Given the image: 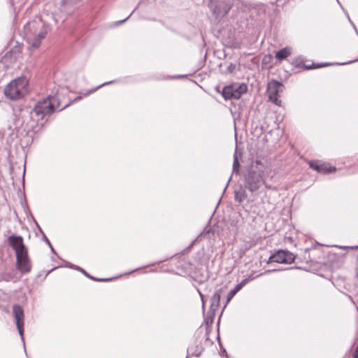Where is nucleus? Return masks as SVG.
<instances>
[{"label": "nucleus", "instance_id": "1", "mask_svg": "<svg viewBox=\"0 0 358 358\" xmlns=\"http://www.w3.org/2000/svg\"><path fill=\"white\" fill-rule=\"evenodd\" d=\"M8 245L15 251L16 256V268L22 273L31 271L32 264L28 255V250L23 242L21 236L11 235L8 238Z\"/></svg>", "mask_w": 358, "mask_h": 358}, {"label": "nucleus", "instance_id": "2", "mask_svg": "<svg viewBox=\"0 0 358 358\" xmlns=\"http://www.w3.org/2000/svg\"><path fill=\"white\" fill-rule=\"evenodd\" d=\"M69 106H60L59 98L56 96H48L41 101H38L30 112V117L33 122H38L43 120L45 115H50L57 109L59 111Z\"/></svg>", "mask_w": 358, "mask_h": 358}, {"label": "nucleus", "instance_id": "3", "mask_svg": "<svg viewBox=\"0 0 358 358\" xmlns=\"http://www.w3.org/2000/svg\"><path fill=\"white\" fill-rule=\"evenodd\" d=\"M262 164L256 161L247 171L245 176V187L250 192L257 191L264 184V171L259 167Z\"/></svg>", "mask_w": 358, "mask_h": 358}, {"label": "nucleus", "instance_id": "4", "mask_svg": "<svg viewBox=\"0 0 358 358\" xmlns=\"http://www.w3.org/2000/svg\"><path fill=\"white\" fill-rule=\"evenodd\" d=\"M28 81L26 78H18L8 83L4 89V94L11 100L19 99L27 92Z\"/></svg>", "mask_w": 358, "mask_h": 358}, {"label": "nucleus", "instance_id": "5", "mask_svg": "<svg viewBox=\"0 0 358 358\" xmlns=\"http://www.w3.org/2000/svg\"><path fill=\"white\" fill-rule=\"evenodd\" d=\"M248 87L245 84L234 83L225 86L222 95L225 100L238 99L241 95L246 92Z\"/></svg>", "mask_w": 358, "mask_h": 358}, {"label": "nucleus", "instance_id": "6", "mask_svg": "<svg viewBox=\"0 0 358 358\" xmlns=\"http://www.w3.org/2000/svg\"><path fill=\"white\" fill-rule=\"evenodd\" d=\"M283 85L275 80H271L267 85V94L269 101L274 103L275 105L280 106L282 104L281 100L278 99V94L282 90Z\"/></svg>", "mask_w": 358, "mask_h": 358}, {"label": "nucleus", "instance_id": "7", "mask_svg": "<svg viewBox=\"0 0 358 358\" xmlns=\"http://www.w3.org/2000/svg\"><path fill=\"white\" fill-rule=\"evenodd\" d=\"M208 6L217 18L227 15L231 8L229 1H217L216 0H210L208 3Z\"/></svg>", "mask_w": 358, "mask_h": 358}, {"label": "nucleus", "instance_id": "8", "mask_svg": "<svg viewBox=\"0 0 358 358\" xmlns=\"http://www.w3.org/2000/svg\"><path fill=\"white\" fill-rule=\"evenodd\" d=\"M295 258V255L289 251L279 250L270 256L268 263L291 264L294 261Z\"/></svg>", "mask_w": 358, "mask_h": 358}, {"label": "nucleus", "instance_id": "9", "mask_svg": "<svg viewBox=\"0 0 358 358\" xmlns=\"http://www.w3.org/2000/svg\"><path fill=\"white\" fill-rule=\"evenodd\" d=\"M13 313L14 317L15 320V323H16L18 333L21 336V339L23 341V343L24 344V336H23L24 319V310L20 305L16 304L13 306ZM24 347L25 348L24 345Z\"/></svg>", "mask_w": 358, "mask_h": 358}, {"label": "nucleus", "instance_id": "10", "mask_svg": "<svg viewBox=\"0 0 358 358\" xmlns=\"http://www.w3.org/2000/svg\"><path fill=\"white\" fill-rule=\"evenodd\" d=\"M308 164L313 170L321 173H329L336 171V168L334 166H331L329 164L322 162L319 160L309 161Z\"/></svg>", "mask_w": 358, "mask_h": 358}, {"label": "nucleus", "instance_id": "11", "mask_svg": "<svg viewBox=\"0 0 358 358\" xmlns=\"http://www.w3.org/2000/svg\"><path fill=\"white\" fill-rule=\"evenodd\" d=\"M47 27L43 24L39 32L34 38H29L27 39V43L30 45L29 48L35 50L40 46L41 41L45 37L47 34Z\"/></svg>", "mask_w": 358, "mask_h": 358}, {"label": "nucleus", "instance_id": "12", "mask_svg": "<svg viewBox=\"0 0 358 358\" xmlns=\"http://www.w3.org/2000/svg\"><path fill=\"white\" fill-rule=\"evenodd\" d=\"M220 291H221V289L216 291L210 298V310H209L210 313V322H213L215 312L220 306Z\"/></svg>", "mask_w": 358, "mask_h": 358}, {"label": "nucleus", "instance_id": "13", "mask_svg": "<svg viewBox=\"0 0 358 358\" xmlns=\"http://www.w3.org/2000/svg\"><path fill=\"white\" fill-rule=\"evenodd\" d=\"M249 278L243 279L240 283L236 285L227 296V303H229L231 299L236 295V294L240 291L242 287L249 282Z\"/></svg>", "mask_w": 358, "mask_h": 358}, {"label": "nucleus", "instance_id": "14", "mask_svg": "<svg viewBox=\"0 0 358 358\" xmlns=\"http://www.w3.org/2000/svg\"><path fill=\"white\" fill-rule=\"evenodd\" d=\"M302 62H303V61L301 58H296L293 61V64L296 66L301 67L302 69H303L305 70L317 69V68H320V67L325 66L327 65V64H313L312 65L309 66V65L302 64Z\"/></svg>", "mask_w": 358, "mask_h": 358}, {"label": "nucleus", "instance_id": "15", "mask_svg": "<svg viewBox=\"0 0 358 358\" xmlns=\"http://www.w3.org/2000/svg\"><path fill=\"white\" fill-rule=\"evenodd\" d=\"M247 198L245 189L243 187H239L234 191V199L236 202L241 203Z\"/></svg>", "mask_w": 358, "mask_h": 358}, {"label": "nucleus", "instance_id": "16", "mask_svg": "<svg viewBox=\"0 0 358 358\" xmlns=\"http://www.w3.org/2000/svg\"><path fill=\"white\" fill-rule=\"evenodd\" d=\"M291 49L288 47L280 49L275 53V58L278 60H282L291 55Z\"/></svg>", "mask_w": 358, "mask_h": 358}, {"label": "nucleus", "instance_id": "17", "mask_svg": "<svg viewBox=\"0 0 358 358\" xmlns=\"http://www.w3.org/2000/svg\"><path fill=\"white\" fill-rule=\"evenodd\" d=\"M61 4L62 6L64 7V10H70L74 7L76 0H62Z\"/></svg>", "mask_w": 358, "mask_h": 358}, {"label": "nucleus", "instance_id": "18", "mask_svg": "<svg viewBox=\"0 0 358 358\" xmlns=\"http://www.w3.org/2000/svg\"><path fill=\"white\" fill-rule=\"evenodd\" d=\"M240 164L236 156V154L234 156V162H233V173H238L239 171Z\"/></svg>", "mask_w": 358, "mask_h": 358}, {"label": "nucleus", "instance_id": "19", "mask_svg": "<svg viewBox=\"0 0 358 358\" xmlns=\"http://www.w3.org/2000/svg\"><path fill=\"white\" fill-rule=\"evenodd\" d=\"M203 350V349L202 347H199V348L196 347V350H194V352H191V355L192 356L198 357L201 355Z\"/></svg>", "mask_w": 358, "mask_h": 358}, {"label": "nucleus", "instance_id": "20", "mask_svg": "<svg viewBox=\"0 0 358 358\" xmlns=\"http://www.w3.org/2000/svg\"><path fill=\"white\" fill-rule=\"evenodd\" d=\"M67 267L69 268H73V269H75V270H77L80 272H84V269L77 265H75V264H70V263H68V264L66 265Z\"/></svg>", "mask_w": 358, "mask_h": 358}, {"label": "nucleus", "instance_id": "21", "mask_svg": "<svg viewBox=\"0 0 358 358\" xmlns=\"http://www.w3.org/2000/svg\"><path fill=\"white\" fill-rule=\"evenodd\" d=\"M114 82H115V81L112 80V81H109V82L104 83H103V84L100 85L99 86H98L96 88H94V89H92V90H90V91L88 92L87 94H90V93H91V92H95L96 89H98V88H99V87H103V86H105V85H109V84L113 83ZM85 95H87V94H85Z\"/></svg>", "mask_w": 358, "mask_h": 358}, {"label": "nucleus", "instance_id": "22", "mask_svg": "<svg viewBox=\"0 0 358 358\" xmlns=\"http://www.w3.org/2000/svg\"><path fill=\"white\" fill-rule=\"evenodd\" d=\"M90 279H92L94 281H97V282H106V281H108L110 279L108 278H95V277H93L91 275V278H89Z\"/></svg>", "mask_w": 358, "mask_h": 358}, {"label": "nucleus", "instance_id": "23", "mask_svg": "<svg viewBox=\"0 0 358 358\" xmlns=\"http://www.w3.org/2000/svg\"><path fill=\"white\" fill-rule=\"evenodd\" d=\"M133 13H134V11H132L131 13H130V15H129L125 19L115 22V24L117 26L122 24L123 22H124L131 16V15Z\"/></svg>", "mask_w": 358, "mask_h": 358}, {"label": "nucleus", "instance_id": "24", "mask_svg": "<svg viewBox=\"0 0 358 358\" xmlns=\"http://www.w3.org/2000/svg\"><path fill=\"white\" fill-rule=\"evenodd\" d=\"M355 272V276L358 278V253H357V259H356Z\"/></svg>", "mask_w": 358, "mask_h": 358}, {"label": "nucleus", "instance_id": "25", "mask_svg": "<svg viewBox=\"0 0 358 358\" xmlns=\"http://www.w3.org/2000/svg\"><path fill=\"white\" fill-rule=\"evenodd\" d=\"M210 310H209L207 316L205 317V322H206V325L212 323L210 322Z\"/></svg>", "mask_w": 358, "mask_h": 358}, {"label": "nucleus", "instance_id": "26", "mask_svg": "<svg viewBox=\"0 0 358 358\" xmlns=\"http://www.w3.org/2000/svg\"><path fill=\"white\" fill-rule=\"evenodd\" d=\"M31 217H32V219H33L34 222H35V224H36V227H37V228H38V231H40V233L43 235V233H44V232L43 231V230L41 229V228L40 227V226L38 225V224L36 222V220L34 219V217H33V215H31Z\"/></svg>", "mask_w": 358, "mask_h": 358}, {"label": "nucleus", "instance_id": "27", "mask_svg": "<svg viewBox=\"0 0 358 358\" xmlns=\"http://www.w3.org/2000/svg\"><path fill=\"white\" fill-rule=\"evenodd\" d=\"M43 239L48 244V245H50V241H49V239L47 238L44 233H43Z\"/></svg>", "mask_w": 358, "mask_h": 358}, {"label": "nucleus", "instance_id": "28", "mask_svg": "<svg viewBox=\"0 0 358 358\" xmlns=\"http://www.w3.org/2000/svg\"><path fill=\"white\" fill-rule=\"evenodd\" d=\"M347 17H348V20L350 21V24L353 26V27H354L355 30L356 31H357V29H356V27H355V24H353V22L351 21V20H350V17H349L348 14H347Z\"/></svg>", "mask_w": 358, "mask_h": 358}, {"label": "nucleus", "instance_id": "29", "mask_svg": "<svg viewBox=\"0 0 358 358\" xmlns=\"http://www.w3.org/2000/svg\"><path fill=\"white\" fill-rule=\"evenodd\" d=\"M196 241V239H194V241H192L191 244L186 248V250H187L190 249L192 247V245L195 243Z\"/></svg>", "mask_w": 358, "mask_h": 358}, {"label": "nucleus", "instance_id": "30", "mask_svg": "<svg viewBox=\"0 0 358 358\" xmlns=\"http://www.w3.org/2000/svg\"><path fill=\"white\" fill-rule=\"evenodd\" d=\"M197 292L199 294V296L201 298V300L203 301V294L201 293V292L200 291L199 289L197 288Z\"/></svg>", "mask_w": 358, "mask_h": 358}, {"label": "nucleus", "instance_id": "31", "mask_svg": "<svg viewBox=\"0 0 358 358\" xmlns=\"http://www.w3.org/2000/svg\"><path fill=\"white\" fill-rule=\"evenodd\" d=\"M197 292L199 294V296L201 298V300L203 301V294L201 293V292L200 291L199 289L197 288Z\"/></svg>", "mask_w": 358, "mask_h": 358}, {"label": "nucleus", "instance_id": "32", "mask_svg": "<svg viewBox=\"0 0 358 358\" xmlns=\"http://www.w3.org/2000/svg\"><path fill=\"white\" fill-rule=\"evenodd\" d=\"M48 246L50 247L51 252H52V253H54V254H56V252H55V250H54V248H53V247H52V244L50 243V245H48Z\"/></svg>", "mask_w": 358, "mask_h": 358}, {"label": "nucleus", "instance_id": "33", "mask_svg": "<svg viewBox=\"0 0 358 358\" xmlns=\"http://www.w3.org/2000/svg\"><path fill=\"white\" fill-rule=\"evenodd\" d=\"M48 246L50 247L51 252H52V253H54V254H56V252H55V250H54V248H53V247H52V244L50 243V245H48Z\"/></svg>", "mask_w": 358, "mask_h": 358}, {"label": "nucleus", "instance_id": "34", "mask_svg": "<svg viewBox=\"0 0 358 358\" xmlns=\"http://www.w3.org/2000/svg\"><path fill=\"white\" fill-rule=\"evenodd\" d=\"M82 273H83L88 278H91V275L88 273H87L85 270H84V272H82Z\"/></svg>", "mask_w": 358, "mask_h": 358}, {"label": "nucleus", "instance_id": "35", "mask_svg": "<svg viewBox=\"0 0 358 358\" xmlns=\"http://www.w3.org/2000/svg\"><path fill=\"white\" fill-rule=\"evenodd\" d=\"M270 57H267V56H265L264 58H263V64H265L266 63V59H269Z\"/></svg>", "mask_w": 358, "mask_h": 358}, {"label": "nucleus", "instance_id": "36", "mask_svg": "<svg viewBox=\"0 0 358 358\" xmlns=\"http://www.w3.org/2000/svg\"><path fill=\"white\" fill-rule=\"evenodd\" d=\"M276 270L275 269H273V270H267L264 272L265 274L266 273H271L273 271H275Z\"/></svg>", "mask_w": 358, "mask_h": 358}, {"label": "nucleus", "instance_id": "37", "mask_svg": "<svg viewBox=\"0 0 358 358\" xmlns=\"http://www.w3.org/2000/svg\"><path fill=\"white\" fill-rule=\"evenodd\" d=\"M202 303V308L204 310H205V301L204 299H203V301H201Z\"/></svg>", "mask_w": 358, "mask_h": 358}, {"label": "nucleus", "instance_id": "38", "mask_svg": "<svg viewBox=\"0 0 358 358\" xmlns=\"http://www.w3.org/2000/svg\"><path fill=\"white\" fill-rule=\"evenodd\" d=\"M315 246V245L314 246H311L310 248H306V249H305V251L306 252L309 251L310 250L314 248Z\"/></svg>", "mask_w": 358, "mask_h": 358}, {"label": "nucleus", "instance_id": "39", "mask_svg": "<svg viewBox=\"0 0 358 358\" xmlns=\"http://www.w3.org/2000/svg\"><path fill=\"white\" fill-rule=\"evenodd\" d=\"M347 248H358V245H357V246H351V247L348 246Z\"/></svg>", "mask_w": 358, "mask_h": 358}, {"label": "nucleus", "instance_id": "40", "mask_svg": "<svg viewBox=\"0 0 358 358\" xmlns=\"http://www.w3.org/2000/svg\"><path fill=\"white\" fill-rule=\"evenodd\" d=\"M80 99H81V96H78L77 98H76V99H74V101H75L80 100Z\"/></svg>", "mask_w": 358, "mask_h": 358}, {"label": "nucleus", "instance_id": "41", "mask_svg": "<svg viewBox=\"0 0 358 358\" xmlns=\"http://www.w3.org/2000/svg\"><path fill=\"white\" fill-rule=\"evenodd\" d=\"M352 62H351V61H350V62H348L343 63L342 64H350V63H352Z\"/></svg>", "mask_w": 358, "mask_h": 358}, {"label": "nucleus", "instance_id": "42", "mask_svg": "<svg viewBox=\"0 0 358 358\" xmlns=\"http://www.w3.org/2000/svg\"><path fill=\"white\" fill-rule=\"evenodd\" d=\"M191 351H192V348H189L188 352H191Z\"/></svg>", "mask_w": 358, "mask_h": 358}, {"label": "nucleus", "instance_id": "43", "mask_svg": "<svg viewBox=\"0 0 358 358\" xmlns=\"http://www.w3.org/2000/svg\"><path fill=\"white\" fill-rule=\"evenodd\" d=\"M337 1H338V3L341 4V3H340V1H338V0H337ZM340 6H341V7L342 8V6H341V5H340Z\"/></svg>", "mask_w": 358, "mask_h": 358}, {"label": "nucleus", "instance_id": "44", "mask_svg": "<svg viewBox=\"0 0 358 358\" xmlns=\"http://www.w3.org/2000/svg\"><path fill=\"white\" fill-rule=\"evenodd\" d=\"M224 352H226V350H224V351L222 352V354H224Z\"/></svg>", "mask_w": 358, "mask_h": 358}, {"label": "nucleus", "instance_id": "45", "mask_svg": "<svg viewBox=\"0 0 358 358\" xmlns=\"http://www.w3.org/2000/svg\"><path fill=\"white\" fill-rule=\"evenodd\" d=\"M224 352H226V350H224V351L222 352V354H224Z\"/></svg>", "mask_w": 358, "mask_h": 358}, {"label": "nucleus", "instance_id": "46", "mask_svg": "<svg viewBox=\"0 0 358 358\" xmlns=\"http://www.w3.org/2000/svg\"><path fill=\"white\" fill-rule=\"evenodd\" d=\"M186 358H187V357H186Z\"/></svg>", "mask_w": 358, "mask_h": 358}, {"label": "nucleus", "instance_id": "47", "mask_svg": "<svg viewBox=\"0 0 358 358\" xmlns=\"http://www.w3.org/2000/svg\"><path fill=\"white\" fill-rule=\"evenodd\" d=\"M186 358H187V357H186Z\"/></svg>", "mask_w": 358, "mask_h": 358}]
</instances>
